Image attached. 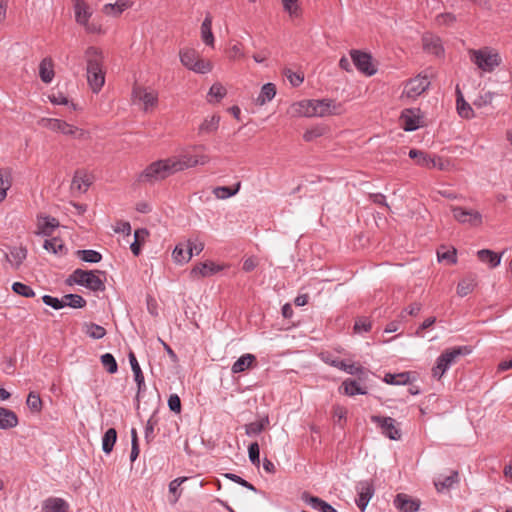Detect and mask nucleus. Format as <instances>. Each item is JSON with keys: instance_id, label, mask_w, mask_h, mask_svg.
<instances>
[{"instance_id": "2eb2a0df", "label": "nucleus", "mask_w": 512, "mask_h": 512, "mask_svg": "<svg viewBox=\"0 0 512 512\" xmlns=\"http://www.w3.org/2000/svg\"><path fill=\"white\" fill-rule=\"evenodd\" d=\"M224 266L220 264H216L212 261H206L203 263L197 264L192 270L191 275L195 278H204L212 276L219 271H221Z\"/></svg>"}, {"instance_id": "9d476101", "label": "nucleus", "mask_w": 512, "mask_h": 512, "mask_svg": "<svg viewBox=\"0 0 512 512\" xmlns=\"http://www.w3.org/2000/svg\"><path fill=\"white\" fill-rule=\"evenodd\" d=\"M430 85V80L426 75H418L409 80L403 90V95L410 99H415L424 93Z\"/></svg>"}, {"instance_id": "13d9d810", "label": "nucleus", "mask_w": 512, "mask_h": 512, "mask_svg": "<svg viewBox=\"0 0 512 512\" xmlns=\"http://www.w3.org/2000/svg\"><path fill=\"white\" fill-rule=\"evenodd\" d=\"M64 247L63 241L59 238L48 239L44 242V248L54 254L61 252Z\"/></svg>"}, {"instance_id": "a878e982", "label": "nucleus", "mask_w": 512, "mask_h": 512, "mask_svg": "<svg viewBox=\"0 0 512 512\" xmlns=\"http://www.w3.org/2000/svg\"><path fill=\"white\" fill-rule=\"evenodd\" d=\"M27 257V250L26 248L20 246V247H13L9 254H6L7 261L14 267L19 268L20 265L23 263V261Z\"/></svg>"}, {"instance_id": "4468645a", "label": "nucleus", "mask_w": 512, "mask_h": 512, "mask_svg": "<svg viewBox=\"0 0 512 512\" xmlns=\"http://www.w3.org/2000/svg\"><path fill=\"white\" fill-rule=\"evenodd\" d=\"M351 58L357 69L364 74L371 76L375 73V68L371 62V56L367 53L360 52L358 50H352Z\"/></svg>"}, {"instance_id": "f03ea898", "label": "nucleus", "mask_w": 512, "mask_h": 512, "mask_svg": "<svg viewBox=\"0 0 512 512\" xmlns=\"http://www.w3.org/2000/svg\"><path fill=\"white\" fill-rule=\"evenodd\" d=\"M84 58L88 85L94 93H98L105 83L102 51L99 48L90 46L86 49Z\"/></svg>"}, {"instance_id": "052dcab7", "label": "nucleus", "mask_w": 512, "mask_h": 512, "mask_svg": "<svg viewBox=\"0 0 512 512\" xmlns=\"http://www.w3.org/2000/svg\"><path fill=\"white\" fill-rule=\"evenodd\" d=\"M325 133V128L321 126L312 127L307 129L303 134V139L307 142L313 141L318 137H321Z\"/></svg>"}, {"instance_id": "f8f14e48", "label": "nucleus", "mask_w": 512, "mask_h": 512, "mask_svg": "<svg viewBox=\"0 0 512 512\" xmlns=\"http://www.w3.org/2000/svg\"><path fill=\"white\" fill-rule=\"evenodd\" d=\"M455 220L462 224H469L471 226H479L482 224V215L473 209H465L463 207L453 206L451 208Z\"/></svg>"}, {"instance_id": "69168bd1", "label": "nucleus", "mask_w": 512, "mask_h": 512, "mask_svg": "<svg viewBox=\"0 0 512 512\" xmlns=\"http://www.w3.org/2000/svg\"><path fill=\"white\" fill-rule=\"evenodd\" d=\"M494 95L492 92L487 91L479 95L473 102V105L481 108L492 103Z\"/></svg>"}, {"instance_id": "a18cd8bd", "label": "nucleus", "mask_w": 512, "mask_h": 512, "mask_svg": "<svg viewBox=\"0 0 512 512\" xmlns=\"http://www.w3.org/2000/svg\"><path fill=\"white\" fill-rule=\"evenodd\" d=\"M240 189V183H237L235 188L227 187V186H219L213 189V194L217 199H227L233 195H235Z\"/></svg>"}, {"instance_id": "5fc2aeb1", "label": "nucleus", "mask_w": 512, "mask_h": 512, "mask_svg": "<svg viewBox=\"0 0 512 512\" xmlns=\"http://www.w3.org/2000/svg\"><path fill=\"white\" fill-rule=\"evenodd\" d=\"M101 363L110 374H114L117 372L118 366H117L116 360L112 354L106 353V354L102 355Z\"/></svg>"}, {"instance_id": "0e129e2a", "label": "nucleus", "mask_w": 512, "mask_h": 512, "mask_svg": "<svg viewBox=\"0 0 512 512\" xmlns=\"http://www.w3.org/2000/svg\"><path fill=\"white\" fill-rule=\"evenodd\" d=\"M456 16L452 13H442L436 17V22L440 26H453L456 22Z\"/></svg>"}, {"instance_id": "4be33fe9", "label": "nucleus", "mask_w": 512, "mask_h": 512, "mask_svg": "<svg viewBox=\"0 0 512 512\" xmlns=\"http://www.w3.org/2000/svg\"><path fill=\"white\" fill-rule=\"evenodd\" d=\"M212 20H213V18L211 16V14L207 13L204 21L201 24V28H200L202 41L210 47H214V43H215V38L212 33Z\"/></svg>"}, {"instance_id": "de8ad7c7", "label": "nucleus", "mask_w": 512, "mask_h": 512, "mask_svg": "<svg viewBox=\"0 0 512 512\" xmlns=\"http://www.w3.org/2000/svg\"><path fill=\"white\" fill-rule=\"evenodd\" d=\"M187 480V477H179V478H176L174 479L173 481L170 482L169 484V492L171 494V497L169 499V501L171 503H176L181 495V492L178 491L180 485L182 483H184L185 481Z\"/></svg>"}, {"instance_id": "473e14b6", "label": "nucleus", "mask_w": 512, "mask_h": 512, "mask_svg": "<svg viewBox=\"0 0 512 512\" xmlns=\"http://www.w3.org/2000/svg\"><path fill=\"white\" fill-rule=\"evenodd\" d=\"M339 391L347 396H354L356 394H366V391L359 386L355 380L346 379L341 384Z\"/></svg>"}, {"instance_id": "1a4fd4ad", "label": "nucleus", "mask_w": 512, "mask_h": 512, "mask_svg": "<svg viewBox=\"0 0 512 512\" xmlns=\"http://www.w3.org/2000/svg\"><path fill=\"white\" fill-rule=\"evenodd\" d=\"M133 101L143 104L144 111H151L157 107L158 92L154 89L135 85L132 90Z\"/></svg>"}, {"instance_id": "aec40b11", "label": "nucleus", "mask_w": 512, "mask_h": 512, "mask_svg": "<svg viewBox=\"0 0 512 512\" xmlns=\"http://www.w3.org/2000/svg\"><path fill=\"white\" fill-rule=\"evenodd\" d=\"M423 48L426 52L439 56L443 53L442 43L439 37L433 34H425L422 38Z\"/></svg>"}, {"instance_id": "cd10ccee", "label": "nucleus", "mask_w": 512, "mask_h": 512, "mask_svg": "<svg viewBox=\"0 0 512 512\" xmlns=\"http://www.w3.org/2000/svg\"><path fill=\"white\" fill-rule=\"evenodd\" d=\"M478 259L487 263L491 268H495L501 263L502 254H497L489 249H482L477 252Z\"/></svg>"}, {"instance_id": "774afa93", "label": "nucleus", "mask_w": 512, "mask_h": 512, "mask_svg": "<svg viewBox=\"0 0 512 512\" xmlns=\"http://www.w3.org/2000/svg\"><path fill=\"white\" fill-rule=\"evenodd\" d=\"M187 250L189 252V255L192 257L193 253L199 254L204 249V243L199 240H191L189 239L186 243Z\"/></svg>"}, {"instance_id": "6e6d98bb", "label": "nucleus", "mask_w": 512, "mask_h": 512, "mask_svg": "<svg viewBox=\"0 0 512 512\" xmlns=\"http://www.w3.org/2000/svg\"><path fill=\"white\" fill-rule=\"evenodd\" d=\"M77 254L83 261L90 263H97L102 258L101 254L94 250H80Z\"/></svg>"}, {"instance_id": "ea45409f", "label": "nucleus", "mask_w": 512, "mask_h": 512, "mask_svg": "<svg viewBox=\"0 0 512 512\" xmlns=\"http://www.w3.org/2000/svg\"><path fill=\"white\" fill-rule=\"evenodd\" d=\"M457 112L462 118L471 119L474 117V111L471 105L466 102L461 94L457 98Z\"/></svg>"}, {"instance_id": "0eeeda50", "label": "nucleus", "mask_w": 512, "mask_h": 512, "mask_svg": "<svg viewBox=\"0 0 512 512\" xmlns=\"http://www.w3.org/2000/svg\"><path fill=\"white\" fill-rule=\"evenodd\" d=\"M466 353H468L466 347H453L446 349L436 360V365L432 369L433 377L440 379L449 367L455 364L458 358Z\"/></svg>"}, {"instance_id": "864d4df0", "label": "nucleus", "mask_w": 512, "mask_h": 512, "mask_svg": "<svg viewBox=\"0 0 512 512\" xmlns=\"http://www.w3.org/2000/svg\"><path fill=\"white\" fill-rule=\"evenodd\" d=\"M49 100L52 104L55 105H67L70 106L72 110H77L78 107L73 102H70L69 99L62 93H56L49 95Z\"/></svg>"}, {"instance_id": "37998d69", "label": "nucleus", "mask_w": 512, "mask_h": 512, "mask_svg": "<svg viewBox=\"0 0 512 512\" xmlns=\"http://www.w3.org/2000/svg\"><path fill=\"white\" fill-rule=\"evenodd\" d=\"M268 424L269 418L267 416L263 417L259 421L249 423L245 426L246 434L249 436L259 434L268 426Z\"/></svg>"}, {"instance_id": "393cba45", "label": "nucleus", "mask_w": 512, "mask_h": 512, "mask_svg": "<svg viewBox=\"0 0 512 512\" xmlns=\"http://www.w3.org/2000/svg\"><path fill=\"white\" fill-rule=\"evenodd\" d=\"M302 499L309 504L313 509L318 510L320 512H337L335 508H333L330 504L323 501L322 499L311 496L307 493H304Z\"/></svg>"}, {"instance_id": "603ef678", "label": "nucleus", "mask_w": 512, "mask_h": 512, "mask_svg": "<svg viewBox=\"0 0 512 512\" xmlns=\"http://www.w3.org/2000/svg\"><path fill=\"white\" fill-rule=\"evenodd\" d=\"M204 149V146H197L194 148V153H192V156L195 161V166H203L210 162L211 158L209 155L204 153Z\"/></svg>"}, {"instance_id": "5701e85b", "label": "nucleus", "mask_w": 512, "mask_h": 512, "mask_svg": "<svg viewBox=\"0 0 512 512\" xmlns=\"http://www.w3.org/2000/svg\"><path fill=\"white\" fill-rule=\"evenodd\" d=\"M414 373L402 372L398 374L387 373L384 376V382L390 385H407L414 380Z\"/></svg>"}, {"instance_id": "6ab92c4d", "label": "nucleus", "mask_w": 512, "mask_h": 512, "mask_svg": "<svg viewBox=\"0 0 512 512\" xmlns=\"http://www.w3.org/2000/svg\"><path fill=\"white\" fill-rule=\"evenodd\" d=\"M74 11L76 22L82 26L87 24L92 16L90 6L83 0H75Z\"/></svg>"}, {"instance_id": "c9c22d12", "label": "nucleus", "mask_w": 512, "mask_h": 512, "mask_svg": "<svg viewBox=\"0 0 512 512\" xmlns=\"http://www.w3.org/2000/svg\"><path fill=\"white\" fill-rule=\"evenodd\" d=\"M129 361L131 364V368H132V371L134 374L135 381L137 382V385H138V390L140 391L145 386L144 376L141 371L140 365L136 359V356L133 352H130V354H129Z\"/></svg>"}, {"instance_id": "49530a36", "label": "nucleus", "mask_w": 512, "mask_h": 512, "mask_svg": "<svg viewBox=\"0 0 512 512\" xmlns=\"http://www.w3.org/2000/svg\"><path fill=\"white\" fill-rule=\"evenodd\" d=\"M431 156L432 154L418 149H411L409 151V157L411 159H414L415 163L421 167H425L428 165Z\"/></svg>"}, {"instance_id": "bb28decb", "label": "nucleus", "mask_w": 512, "mask_h": 512, "mask_svg": "<svg viewBox=\"0 0 512 512\" xmlns=\"http://www.w3.org/2000/svg\"><path fill=\"white\" fill-rule=\"evenodd\" d=\"M58 226V220L53 217H39L37 222V233L49 236Z\"/></svg>"}, {"instance_id": "58836bf2", "label": "nucleus", "mask_w": 512, "mask_h": 512, "mask_svg": "<svg viewBox=\"0 0 512 512\" xmlns=\"http://www.w3.org/2000/svg\"><path fill=\"white\" fill-rule=\"evenodd\" d=\"M117 439V432L114 428L108 429L102 438V449L105 453L109 454L115 445Z\"/></svg>"}, {"instance_id": "7ed1b4c3", "label": "nucleus", "mask_w": 512, "mask_h": 512, "mask_svg": "<svg viewBox=\"0 0 512 512\" xmlns=\"http://www.w3.org/2000/svg\"><path fill=\"white\" fill-rule=\"evenodd\" d=\"M468 55L470 61L482 73H492L502 64L500 53L493 47L484 46L479 49H469Z\"/></svg>"}, {"instance_id": "dca6fc26", "label": "nucleus", "mask_w": 512, "mask_h": 512, "mask_svg": "<svg viewBox=\"0 0 512 512\" xmlns=\"http://www.w3.org/2000/svg\"><path fill=\"white\" fill-rule=\"evenodd\" d=\"M358 498L356 500L357 506L361 511H364L366 506L368 505L371 497L374 493V488L371 482L363 481L360 482L357 486Z\"/></svg>"}, {"instance_id": "8fccbe9b", "label": "nucleus", "mask_w": 512, "mask_h": 512, "mask_svg": "<svg viewBox=\"0 0 512 512\" xmlns=\"http://www.w3.org/2000/svg\"><path fill=\"white\" fill-rule=\"evenodd\" d=\"M64 304L72 308H82L86 305L85 299L77 294L64 295Z\"/></svg>"}, {"instance_id": "e2e57ef3", "label": "nucleus", "mask_w": 512, "mask_h": 512, "mask_svg": "<svg viewBox=\"0 0 512 512\" xmlns=\"http://www.w3.org/2000/svg\"><path fill=\"white\" fill-rule=\"evenodd\" d=\"M437 256L440 261L447 260L450 263L456 262V250L455 249H446L445 247H441L437 251Z\"/></svg>"}, {"instance_id": "f704fd0d", "label": "nucleus", "mask_w": 512, "mask_h": 512, "mask_svg": "<svg viewBox=\"0 0 512 512\" xmlns=\"http://www.w3.org/2000/svg\"><path fill=\"white\" fill-rule=\"evenodd\" d=\"M149 233L146 229H137L134 232V242L131 243L130 249L135 256L141 252V246L145 243Z\"/></svg>"}, {"instance_id": "79ce46f5", "label": "nucleus", "mask_w": 512, "mask_h": 512, "mask_svg": "<svg viewBox=\"0 0 512 512\" xmlns=\"http://www.w3.org/2000/svg\"><path fill=\"white\" fill-rule=\"evenodd\" d=\"M476 286L475 279L472 277L463 278L457 286V294L460 297H465L470 294Z\"/></svg>"}, {"instance_id": "20e7f679", "label": "nucleus", "mask_w": 512, "mask_h": 512, "mask_svg": "<svg viewBox=\"0 0 512 512\" xmlns=\"http://www.w3.org/2000/svg\"><path fill=\"white\" fill-rule=\"evenodd\" d=\"M178 172L177 162L172 156L148 165L140 174L139 180L141 182L161 181Z\"/></svg>"}, {"instance_id": "412c9836", "label": "nucleus", "mask_w": 512, "mask_h": 512, "mask_svg": "<svg viewBox=\"0 0 512 512\" xmlns=\"http://www.w3.org/2000/svg\"><path fill=\"white\" fill-rule=\"evenodd\" d=\"M257 364L256 357L253 354L247 353L242 355L232 365L231 371L234 374L244 372L251 368H254Z\"/></svg>"}, {"instance_id": "a19ab883", "label": "nucleus", "mask_w": 512, "mask_h": 512, "mask_svg": "<svg viewBox=\"0 0 512 512\" xmlns=\"http://www.w3.org/2000/svg\"><path fill=\"white\" fill-rule=\"evenodd\" d=\"M131 5L128 2H116L114 4L108 3L103 6V12L109 16H119L123 11Z\"/></svg>"}, {"instance_id": "4d7b16f0", "label": "nucleus", "mask_w": 512, "mask_h": 512, "mask_svg": "<svg viewBox=\"0 0 512 512\" xmlns=\"http://www.w3.org/2000/svg\"><path fill=\"white\" fill-rule=\"evenodd\" d=\"M86 333L93 339H101L105 336L106 330L102 326L90 323L86 325Z\"/></svg>"}, {"instance_id": "338daca9", "label": "nucleus", "mask_w": 512, "mask_h": 512, "mask_svg": "<svg viewBox=\"0 0 512 512\" xmlns=\"http://www.w3.org/2000/svg\"><path fill=\"white\" fill-rule=\"evenodd\" d=\"M347 417V409L341 405H335L333 407V418L335 422L339 425L343 426V423L346 421Z\"/></svg>"}, {"instance_id": "f3484780", "label": "nucleus", "mask_w": 512, "mask_h": 512, "mask_svg": "<svg viewBox=\"0 0 512 512\" xmlns=\"http://www.w3.org/2000/svg\"><path fill=\"white\" fill-rule=\"evenodd\" d=\"M394 505L401 512H416L420 507V501L407 494H398L394 500Z\"/></svg>"}, {"instance_id": "4c0bfd02", "label": "nucleus", "mask_w": 512, "mask_h": 512, "mask_svg": "<svg viewBox=\"0 0 512 512\" xmlns=\"http://www.w3.org/2000/svg\"><path fill=\"white\" fill-rule=\"evenodd\" d=\"M172 258L178 264L186 263L191 259V256L189 255L186 247V243H180L176 245L172 252Z\"/></svg>"}, {"instance_id": "b1692460", "label": "nucleus", "mask_w": 512, "mask_h": 512, "mask_svg": "<svg viewBox=\"0 0 512 512\" xmlns=\"http://www.w3.org/2000/svg\"><path fill=\"white\" fill-rule=\"evenodd\" d=\"M54 62L51 58H44L39 65V76L41 80L48 84L51 83L54 78Z\"/></svg>"}, {"instance_id": "09e8293b", "label": "nucleus", "mask_w": 512, "mask_h": 512, "mask_svg": "<svg viewBox=\"0 0 512 512\" xmlns=\"http://www.w3.org/2000/svg\"><path fill=\"white\" fill-rule=\"evenodd\" d=\"M335 367L339 368L351 375H358V374L364 373L363 367L356 363H346L345 361L337 362V363H335Z\"/></svg>"}, {"instance_id": "6e6552de", "label": "nucleus", "mask_w": 512, "mask_h": 512, "mask_svg": "<svg viewBox=\"0 0 512 512\" xmlns=\"http://www.w3.org/2000/svg\"><path fill=\"white\" fill-rule=\"evenodd\" d=\"M71 278L79 285L86 286L93 291L104 290L105 286L100 279L97 271H85L77 269L73 272Z\"/></svg>"}, {"instance_id": "72a5a7b5", "label": "nucleus", "mask_w": 512, "mask_h": 512, "mask_svg": "<svg viewBox=\"0 0 512 512\" xmlns=\"http://www.w3.org/2000/svg\"><path fill=\"white\" fill-rule=\"evenodd\" d=\"M458 481V473L452 471L450 475L439 476L434 480L435 488L438 492L443 491L446 488H450L454 483Z\"/></svg>"}, {"instance_id": "2f4dec72", "label": "nucleus", "mask_w": 512, "mask_h": 512, "mask_svg": "<svg viewBox=\"0 0 512 512\" xmlns=\"http://www.w3.org/2000/svg\"><path fill=\"white\" fill-rule=\"evenodd\" d=\"M68 504L60 498H50L45 501L43 512H69Z\"/></svg>"}, {"instance_id": "e433bc0d", "label": "nucleus", "mask_w": 512, "mask_h": 512, "mask_svg": "<svg viewBox=\"0 0 512 512\" xmlns=\"http://www.w3.org/2000/svg\"><path fill=\"white\" fill-rule=\"evenodd\" d=\"M173 157H174L175 161L177 162V167H178L179 172L189 169V168L196 167L195 161L193 159L191 152H184L180 155L173 156Z\"/></svg>"}, {"instance_id": "c85d7f7f", "label": "nucleus", "mask_w": 512, "mask_h": 512, "mask_svg": "<svg viewBox=\"0 0 512 512\" xmlns=\"http://www.w3.org/2000/svg\"><path fill=\"white\" fill-rule=\"evenodd\" d=\"M18 425L16 414L6 408L0 407V429H9Z\"/></svg>"}, {"instance_id": "680f3d73", "label": "nucleus", "mask_w": 512, "mask_h": 512, "mask_svg": "<svg viewBox=\"0 0 512 512\" xmlns=\"http://www.w3.org/2000/svg\"><path fill=\"white\" fill-rule=\"evenodd\" d=\"M28 407L35 412H39L42 408V400L40 396L34 392H30L27 397Z\"/></svg>"}, {"instance_id": "3c124183", "label": "nucleus", "mask_w": 512, "mask_h": 512, "mask_svg": "<svg viewBox=\"0 0 512 512\" xmlns=\"http://www.w3.org/2000/svg\"><path fill=\"white\" fill-rule=\"evenodd\" d=\"M284 10L289 14L291 18L299 17L300 7L298 0H281Z\"/></svg>"}, {"instance_id": "9b49d317", "label": "nucleus", "mask_w": 512, "mask_h": 512, "mask_svg": "<svg viewBox=\"0 0 512 512\" xmlns=\"http://www.w3.org/2000/svg\"><path fill=\"white\" fill-rule=\"evenodd\" d=\"M400 124L405 131H414L424 126V118L419 109H405L401 113Z\"/></svg>"}, {"instance_id": "ddd939ff", "label": "nucleus", "mask_w": 512, "mask_h": 512, "mask_svg": "<svg viewBox=\"0 0 512 512\" xmlns=\"http://www.w3.org/2000/svg\"><path fill=\"white\" fill-rule=\"evenodd\" d=\"M372 421L380 426L382 433L392 440H398L401 437L400 430L396 421L391 417L372 416Z\"/></svg>"}, {"instance_id": "39448f33", "label": "nucleus", "mask_w": 512, "mask_h": 512, "mask_svg": "<svg viewBox=\"0 0 512 512\" xmlns=\"http://www.w3.org/2000/svg\"><path fill=\"white\" fill-rule=\"evenodd\" d=\"M38 125L74 139L83 140L86 139L88 135L82 128L62 119L42 117L38 120Z\"/></svg>"}, {"instance_id": "c03bdc74", "label": "nucleus", "mask_w": 512, "mask_h": 512, "mask_svg": "<svg viewBox=\"0 0 512 512\" xmlns=\"http://www.w3.org/2000/svg\"><path fill=\"white\" fill-rule=\"evenodd\" d=\"M226 88L221 83H214L208 93V102H219L226 95Z\"/></svg>"}, {"instance_id": "f257e3e1", "label": "nucleus", "mask_w": 512, "mask_h": 512, "mask_svg": "<svg viewBox=\"0 0 512 512\" xmlns=\"http://www.w3.org/2000/svg\"><path fill=\"white\" fill-rule=\"evenodd\" d=\"M340 106L328 99L295 102L288 108L291 117H325L339 113Z\"/></svg>"}, {"instance_id": "7c9ffc66", "label": "nucleus", "mask_w": 512, "mask_h": 512, "mask_svg": "<svg viewBox=\"0 0 512 512\" xmlns=\"http://www.w3.org/2000/svg\"><path fill=\"white\" fill-rule=\"evenodd\" d=\"M219 123H220L219 115L208 116L200 124V126L198 128V132H199V134L213 133L218 129Z\"/></svg>"}, {"instance_id": "a211bd4d", "label": "nucleus", "mask_w": 512, "mask_h": 512, "mask_svg": "<svg viewBox=\"0 0 512 512\" xmlns=\"http://www.w3.org/2000/svg\"><path fill=\"white\" fill-rule=\"evenodd\" d=\"M91 183V177L87 173L83 171H77L71 182V191L78 194L85 193Z\"/></svg>"}, {"instance_id": "c756f323", "label": "nucleus", "mask_w": 512, "mask_h": 512, "mask_svg": "<svg viewBox=\"0 0 512 512\" xmlns=\"http://www.w3.org/2000/svg\"><path fill=\"white\" fill-rule=\"evenodd\" d=\"M276 95V86L273 83H267L262 86L255 103L259 106H263L270 102Z\"/></svg>"}, {"instance_id": "423d86ee", "label": "nucleus", "mask_w": 512, "mask_h": 512, "mask_svg": "<svg viewBox=\"0 0 512 512\" xmlns=\"http://www.w3.org/2000/svg\"><path fill=\"white\" fill-rule=\"evenodd\" d=\"M179 57L182 65L195 73L206 74L213 69L212 62L203 59L195 49H182L179 52Z\"/></svg>"}, {"instance_id": "bf43d9fd", "label": "nucleus", "mask_w": 512, "mask_h": 512, "mask_svg": "<svg viewBox=\"0 0 512 512\" xmlns=\"http://www.w3.org/2000/svg\"><path fill=\"white\" fill-rule=\"evenodd\" d=\"M12 289L15 293L27 298L35 296V292L32 290V288L21 282H15L12 285Z\"/></svg>"}]
</instances>
